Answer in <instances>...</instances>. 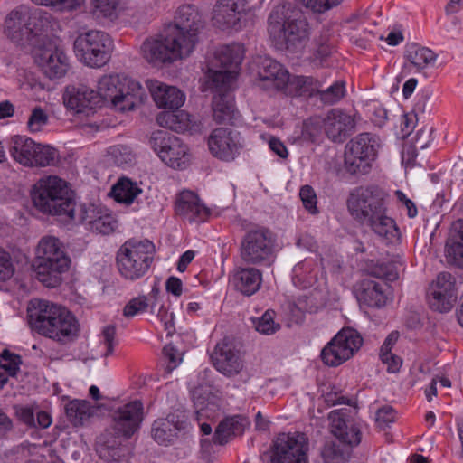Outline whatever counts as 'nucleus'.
<instances>
[{
	"label": "nucleus",
	"instance_id": "052dcab7",
	"mask_svg": "<svg viewBox=\"0 0 463 463\" xmlns=\"http://www.w3.org/2000/svg\"><path fill=\"white\" fill-rule=\"evenodd\" d=\"M15 414L18 420L29 428H35L34 410L31 406H16Z\"/></svg>",
	"mask_w": 463,
	"mask_h": 463
},
{
	"label": "nucleus",
	"instance_id": "7ed1b4c3",
	"mask_svg": "<svg viewBox=\"0 0 463 463\" xmlns=\"http://www.w3.org/2000/svg\"><path fill=\"white\" fill-rule=\"evenodd\" d=\"M269 33L276 47L296 53L301 52L309 40V24L301 11L291 3L276 6L269 19Z\"/></svg>",
	"mask_w": 463,
	"mask_h": 463
},
{
	"label": "nucleus",
	"instance_id": "e2e57ef3",
	"mask_svg": "<svg viewBox=\"0 0 463 463\" xmlns=\"http://www.w3.org/2000/svg\"><path fill=\"white\" fill-rule=\"evenodd\" d=\"M156 316L163 323L167 335H172V333L175 331L174 314L169 312L168 309L162 305L159 307Z\"/></svg>",
	"mask_w": 463,
	"mask_h": 463
},
{
	"label": "nucleus",
	"instance_id": "4468645a",
	"mask_svg": "<svg viewBox=\"0 0 463 463\" xmlns=\"http://www.w3.org/2000/svg\"><path fill=\"white\" fill-rule=\"evenodd\" d=\"M354 118L339 109H331L322 119H315L304 126L303 135H308L311 141L317 138V133L311 130L323 128L326 136L333 142L342 143L354 128Z\"/></svg>",
	"mask_w": 463,
	"mask_h": 463
},
{
	"label": "nucleus",
	"instance_id": "473e14b6",
	"mask_svg": "<svg viewBox=\"0 0 463 463\" xmlns=\"http://www.w3.org/2000/svg\"><path fill=\"white\" fill-rule=\"evenodd\" d=\"M387 283H381L372 279H364L360 285L358 300L370 307H382L386 305Z\"/></svg>",
	"mask_w": 463,
	"mask_h": 463
},
{
	"label": "nucleus",
	"instance_id": "39448f33",
	"mask_svg": "<svg viewBox=\"0 0 463 463\" xmlns=\"http://www.w3.org/2000/svg\"><path fill=\"white\" fill-rule=\"evenodd\" d=\"M71 259L63 243L54 236H44L38 242L33 267L37 279L47 288L61 283V274L69 269Z\"/></svg>",
	"mask_w": 463,
	"mask_h": 463
},
{
	"label": "nucleus",
	"instance_id": "393cba45",
	"mask_svg": "<svg viewBox=\"0 0 463 463\" xmlns=\"http://www.w3.org/2000/svg\"><path fill=\"white\" fill-rule=\"evenodd\" d=\"M328 418L331 422V432L341 443L353 447L361 442L360 429L346 412L335 410L329 413Z\"/></svg>",
	"mask_w": 463,
	"mask_h": 463
},
{
	"label": "nucleus",
	"instance_id": "ea45409f",
	"mask_svg": "<svg viewBox=\"0 0 463 463\" xmlns=\"http://www.w3.org/2000/svg\"><path fill=\"white\" fill-rule=\"evenodd\" d=\"M351 358V351L335 342L333 337L322 349L321 359L328 366L336 367Z\"/></svg>",
	"mask_w": 463,
	"mask_h": 463
},
{
	"label": "nucleus",
	"instance_id": "37998d69",
	"mask_svg": "<svg viewBox=\"0 0 463 463\" xmlns=\"http://www.w3.org/2000/svg\"><path fill=\"white\" fill-rule=\"evenodd\" d=\"M118 228V221L107 210H103L96 220L91 222L89 231L97 234L109 235Z\"/></svg>",
	"mask_w": 463,
	"mask_h": 463
},
{
	"label": "nucleus",
	"instance_id": "f8f14e48",
	"mask_svg": "<svg viewBox=\"0 0 463 463\" xmlns=\"http://www.w3.org/2000/svg\"><path fill=\"white\" fill-rule=\"evenodd\" d=\"M141 48L144 58L148 62H173L190 55L193 52V40L183 43L165 28L160 39L147 40Z\"/></svg>",
	"mask_w": 463,
	"mask_h": 463
},
{
	"label": "nucleus",
	"instance_id": "9d476101",
	"mask_svg": "<svg viewBox=\"0 0 463 463\" xmlns=\"http://www.w3.org/2000/svg\"><path fill=\"white\" fill-rule=\"evenodd\" d=\"M113 40L105 32L90 30L77 36L73 43L76 57L90 68H100L111 57Z\"/></svg>",
	"mask_w": 463,
	"mask_h": 463
},
{
	"label": "nucleus",
	"instance_id": "9b49d317",
	"mask_svg": "<svg viewBox=\"0 0 463 463\" xmlns=\"http://www.w3.org/2000/svg\"><path fill=\"white\" fill-rule=\"evenodd\" d=\"M234 82L232 71H217L211 74L210 89L213 92L212 109L213 120L218 124L231 123L239 112L235 108L232 86Z\"/></svg>",
	"mask_w": 463,
	"mask_h": 463
},
{
	"label": "nucleus",
	"instance_id": "5fc2aeb1",
	"mask_svg": "<svg viewBox=\"0 0 463 463\" xmlns=\"http://www.w3.org/2000/svg\"><path fill=\"white\" fill-rule=\"evenodd\" d=\"M299 196L306 210L311 214L318 213L317 207V198L312 186L307 184L302 186L299 191Z\"/></svg>",
	"mask_w": 463,
	"mask_h": 463
},
{
	"label": "nucleus",
	"instance_id": "680f3d73",
	"mask_svg": "<svg viewBox=\"0 0 463 463\" xmlns=\"http://www.w3.org/2000/svg\"><path fill=\"white\" fill-rule=\"evenodd\" d=\"M109 441H105L104 448L100 450V458H107L108 460L118 461L121 458V443L114 441L113 444L109 445Z\"/></svg>",
	"mask_w": 463,
	"mask_h": 463
},
{
	"label": "nucleus",
	"instance_id": "7c9ffc66",
	"mask_svg": "<svg viewBox=\"0 0 463 463\" xmlns=\"http://www.w3.org/2000/svg\"><path fill=\"white\" fill-rule=\"evenodd\" d=\"M63 99L66 107L77 113L84 112L87 109H92L99 102L97 92L86 85L67 87Z\"/></svg>",
	"mask_w": 463,
	"mask_h": 463
},
{
	"label": "nucleus",
	"instance_id": "f03ea898",
	"mask_svg": "<svg viewBox=\"0 0 463 463\" xmlns=\"http://www.w3.org/2000/svg\"><path fill=\"white\" fill-rule=\"evenodd\" d=\"M27 317L32 330L62 345L73 341L80 330L72 312L48 300L32 299Z\"/></svg>",
	"mask_w": 463,
	"mask_h": 463
},
{
	"label": "nucleus",
	"instance_id": "09e8293b",
	"mask_svg": "<svg viewBox=\"0 0 463 463\" xmlns=\"http://www.w3.org/2000/svg\"><path fill=\"white\" fill-rule=\"evenodd\" d=\"M57 157V152L54 148L49 146H43L37 144L33 158L32 160V166H46L53 165Z\"/></svg>",
	"mask_w": 463,
	"mask_h": 463
},
{
	"label": "nucleus",
	"instance_id": "423d86ee",
	"mask_svg": "<svg viewBox=\"0 0 463 463\" xmlns=\"http://www.w3.org/2000/svg\"><path fill=\"white\" fill-rule=\"evenodd\" d=\"M155 245L148 240H128L116 253L119 275L126 280L136 281L145 277L154 261Z\"/></svg>",
	"mask_w": 463,
	"mask_h": 463
},
{
	"label": "nucleus",
	"instance_id": "774afa93",
	"mask_svg": "<svg viewBox=\"0 0 463 463\" xmlns=\"http://www.w3.org/2000/svg\"><path fill=\"white\" fill-rule=\"evenodd\" d=\"M269 149L282 159L288 156V151L284 143L278 137H271L269 140Z\"/></svg>",
	"mask_w": 463,
	"mask_h": 463
},
{
	"label": "nucleus",
	"instance_id": "4c0bfd02",
	"mask_svg": "<svg viewBox=\"0 0 463 463\" xmlns=\"http://www.w3.org/2000/svg\"><path fill=\"white\" fill-rule=\"evenodd\" d=\"M64 411L74 427H80L93 415L94 408L87 400L74 399L66 403Z\"/></svg>",
	"mask_w": 463,
	"mask_h": 463
},
{
	"label": "nucleus",
	"instance_id": "ddd939ff",
	"mask_svg": "<svg viewBox=\"0 0 463 463\" xmlns=\"http://www.w3.org/2000/svg\"><path fill=\"white\" fill-rule=\"evenodd\" d=\"M150 145L160 159L169 167L184 169L190 160L188 147L176 136L165 130L153 132Z\"/></svg>",
	"mask_w": 463,
	"mask_h": 463
},
{
	"label": "nucleus",
	"instance_id": "603ef678",
	"mask_svg": "<svg viewBox=\"0 0 463 463\" xmlns=\"http://www.w3.org/2000/svg\"><path fill=\"white\" fill-rule=\"evenodd\" d=\"M317 81L312 77L295 76L289 77L288 85L294 88L298 95L312 94L316 90Z\"/></svg>",
	"mask_w": 463,
	"mask_h": 463
},
{
	"label": "nucleus",
	"instance_id": "0eeeda50",
	"mask_svg": "<svg viewBox=\"0 0 463 463\" xmlns=\"http://www.w3.org/2000/svg\"><path fill=\"white\" fill-rule=\"evenodd\" d=\"M99 99L110 101L120 111L132 110L144 102L146 98L145 89L140 83L130 78L118 75H104L98 82Z\"/></svg>",
	"mask_w": 463,
	"mask_h": 463
},
{
	"label": "nucleus",
	"instance_id": "338daca9",
	"mask_svg": "<svg viewBox=\"0 0 463 463\" xmlns=\"http://www.w3.org/2000/svg\"><path fill=\"white\" fill-rule=\"evenodd\" d=\"M395 419V411L391 406H383L376 412V421L379 424H388L393 422Z\"/></svg>",
	"mask_w": 463,
	"mask_h": 463
},
{
	"label": "nucleus",
	"instance_id": "de8ad7c7",
	"mask_svg": "<svg viewBox=\"0 0 463 463\" xmlns=\"http://www.w3.org/2000/svg\"><path fill=\"white\" fill-rule=\"evenodd\" d=\"M317 94L320 100L326 105L337 103L345 94V83L344 81H335L333 85L325 90H318Z\"/></svg>",
	"mask_w": 463,
	"mask_h": 463
},
{
	"label": "nucleus",
	"instance_id": "0e129e2a",
	"mask_svg": "<svg viewBox=\"0 0 463 463\" xmlns=\"http://www.w3.org/2000/svg\"><path fill=\"white\" fill-rule=\"evenodd\" d=\"M395 195L398 200L407 210V215L409 218H414L418 214V209L415 203L409 199L406 194L401 190L395 191Z\"/></svg>",
	"mask_w": 463,
	"mask_h": 463
},
{
	"label": "nucleus",
	"instance_id": "a211bd4d",
	"mask_svg": "<svg viewBox=\"0 0 463 463\" xmlns=\"http://www.w3.org/2000/svg\"><path fill=\"white\" fill-rule=\"evenodd\" d=\"M38 18L18 10H13L5 21V33L15 43H29L35 44L40 43L41 34L39 30L34 28Z\"/></svg>",
	"mask_w": 463,
	"mask_h": 463
},
{
	"label": "nucleus",
	"instance_id": "bf43d9fd",
	"mask_svg": "<svg viewBox=\"0 0 463 463\" xmlns=\"http://www.w3.org/2000/svg\"><path fill=\"white\" fill-rule=\"evenodd\" d=\"M163 354L168 361L166 371L169 373L180 364L182 361V356L178 350L172 344H168L163 348Z\"/></svg>",
	"mask_w": 463,
	"mask_h": 463
},
{
	"label": "nucleus",
	"instance_id": "f257e3e1",
	"mask_svg": "<svg viewBox=\"0 0 463 463\" xmlns=\"http://www.w3.org/2000/svg\"><path fill=\"white\" fill-rule=\"evenodd\" d=\"M389 194L377 184L354 188L346 200L348 213L361 225H365L388 241L399 234L395 221L387 215Z\"/></svg>",
	"mask_w": 463,
	"mask_h": 463
},
{
	"label": "nucleus",
	"instance_id": "1a4fd4ad",
	"mask_svg": "<svg viewBox=\"0 0 463 463\" xmlns=\"http://www.w3.org/2000/svg\"><path fill=\"white\" fill-rule=\"evenodd\" d=\"M276 239L265 227H256L245 232L240 241L241 260L247 265L270 267L275 261Z\"/></svg>",
	"mask_w": 463,
	"mask_h": 463
},
{
	"label": "nucleus",
	"instance_id": "a19ab883",
	"mask_svg": "<svg viewBox=\"0 0 463 463\" xmlns=\"http://www.w3.org/2000/svg\"><path fill=\"white\" fill-rule=\"evenodd\" d=\"M142 192L137 183L132 182L128 178H121L112 187L114 199L118 203L130 204L137 196Z\"/></svg>",
	"mask_w": 463,
	"mask_h": 463
},
{
	"label": "nucleus",
	"instance_id": "58836bf2",
	"mask_svg": "<svg viewBox=\"0 0 463 463\" xmlns=\"http://www.w3.org/2000/svg\"><path fill=\"white\" fill-rule=\"evenodd\" d=\"M446 250L458 266L463 267V220L458 219L452 223L446 242Z\"/></svg>",
	"mask_w": 463,
	"mask_h": 463
},
{
	"label": "nucleus",
	"instance_id": "c756f323",
	"mask_svg": "<svg viewBox=\"0 0 463 463\" xmlns=\"http://www.w3.org/2000/svg\"><path fill=\"white\" fill-rule=\"evenodd\" d=\"M146 83L153 99L159 108L175 110L184 103L185 96L179 89L156 80H149Z\"/></svg>",
	"mask_w": 463,
	"mask_h": 463
},
{
	"label": "nucleus",
	"instance_id": "c03bdc74",
	"mask_svg": "<svg viewBox=\"0 0 463 463\" xmlns=\"http://www.w3.org/2000/svg\"><path fill=\"white\" fill-rule=\"evenodd\" d=\"M367 271L370 276L387 281H395L399 278L396 267L392 262L372 263L368 266Z\"/></svg>",
	"mask_w": 463,
	"mask_h": 463
},
{
	"label": "nucleus",
	"instance_id": "864d4df0",
	"mask_svg": "<svg viewBox=\"0 0 463 463\" xmlns=\"http://www.w3.org/2000/svg\"><path fill=\"white\" fill-rule=\"evenodd\" d=\"M119 0H92V12L97 16L112 19L116 16V10Z\"/></svg>",
	"mask_w": 463,
	"mask_h": 463
},
{
	"label": "nucleus",
	"instance_id": "6e6d98bb",
	"mask_svg": "<svg viewBox=\"0 0 463 463\" xmlns=\"http://www.w3.org/2000/svg\"><path fill=\"white\" fill-rule=\"evenodd\" d=\"M345 455L340 446L334 442L326 443L322 452L325 463H341L345 459Z\"/></svg>",
	"mask_w": 463,
	"mask_h": 463
},
{
	"label": "nucleus",
	"instance_id": "cd10ccee",
	"mask_svg": "<svg viewBox=\"0 0 463 463\" xmlns=\"http://www.w3.org/2000/svg\"><path fill=\"white\" fill-rule=\"evenodd\" d=\"M257 266H237L232 273V282L234 288L243 296H252L262 283V272Z\"/></svg>",
	"mask_w": 463,
	"mask_h": 463
},
{
	"label": "nucleus",
	"instance_id": "c85d7f7f",
	"mask_svg": "<svg viewBox=\"0 0 463 463\" xmlns=\"http://www.w3.org/2000/svg\"><path fill=\"white\" fill-rule=\"evenodd\" d=\"M259 78L267 89L284 90L289 82V73L279 62L265 58L259 68Z\"/></svg>",
	"mask_w": 463,
	"mask_h": 463
},
{
	"label": "nucleus",
	"instance_id": "dca6fc26",
	"mask_svg": "<svg viewBox=\"0 0 463 463\" xmlns=\"http://www.w3.org/2000/svg\"><path fill=\"white\" fill-rule=\"evenodd\" d=\"M207 144L212 156L224 162L235 160L243 148V139L241 133L224 127L212 130Z\"/></svg>",
	"mask_w": 463,
	"mask_h": 463
},
{
	"label": "nucleus",
	"instance_id": "a18cd8bd",
	"mask_svg": "<svg viewBox=\"0 0 463 463\" xmlns=\"http://www.w3.org/2000/svg\"><path fill=\"white\" fill-rule=\"evenodd\" d=\"M109 155L114 164L118 166L130 165L135 161V154L130 146L126 145H114L109 147Z\"/></svg>",
	"mask_w": 463,
	"mask_h": 463
},
{
	"label": "nucleus",
	"instance_id": "5701e85b",
	"mask_svg": "<svg viewBox=\"0 0 463 463\" xmlns=\"http://www.w3.org/2000/svg\"><path fill=\"white\" fill-rule=\"evenodd\" d=\"M175 210L177 215L190 222H203L210 215V210L201 202L198 195L188 190L177 195Z\"/></svg>",
	"mask_w": 463,
	"mask_h": 463
},
{
	"label": "nucleus",
	"instance_id": "4be33fe9",
	"mask_svg": "<svg viewBox=\"0 0 463 463\" xmlns=\"http://www.w3.org/2000/svg\"><path fill=\"white\" fill-rule=\"evenodd\" d=\"M269 463H307L304 444L290 434H279L271 446Z\"/></svg>",
	"mask_w": 463,
	"mask_h": 463
},
{
	"label": "nucleus",
	"instance_id": "c9c22d12",
	"mask_svg": "<svg viewBox=\"0 0 463 463\" xmlns=\"http://www.w3.org/2000/svg\"><path fill=\"white\" fill-rule=\"evenodd\" d=\"M156 122L159 126L178 133L190 131L194 127L192 116L184 110L161 112L156 117Z\"/></svg>",
	"mask_w": 463,
	"mask_h": 463
},
{
	"label": "nucleus",
	"instance_id": "13d9d810",
	"mask_svg": "<svg viewBox=\"0 0 463 463\" xmlns=\"http://www.w3.org/2000/svg\"><path fill=\"white\" fill-rule=\"evenodd\" d=\"M48 121V117L43 109L37 107L33 109L28 119V128L32 132L40 131L42 127Z\"/></svg>",
	"mask_w": 463,
	"mask_h": 463
},
{
	"label": "nucleus",
	"instance_id": "a878e982",
	"mask_svg": "<svg viewBox=\"0 0 463 463\" xmlns=\"http://www.w3.org/2000/svg\"><path fill=\"white\" fill-rule=\"evenodd\" d=\"M244 50L241 43H232L220 48L215 53L213 66L220 67V70L210 68L207 72L209 83H211V74L217 71H232L234 80L237 78V71L243 60Z\"/></svg>",
	"mask_w": 463,
	"mask_h": 463
},
{
	"label": "nucleus",
	"instance_id": "aec40b11",
	"mask_svg": "<svg viewBox=\"0 0 463 463\" xmlns=\"http://www.w3.org/2000/svg\"><path fill=\"white\" fill-rule=\"evenodd\" d=\"M40 42L43 45L33 49L35 62L48 78L52 80L63 77L69 68L68 57L52 43H46L43 38Z\"/></svg>",
	"mask_w": 463,
	"mask_h": 463
},
{
	"label": "nucleus",
	"instance_id": "f3484780",
	"mask_svg": "<svg viewBox=\"0 0 463 463\" xmlns=\"http://www.w3.org/2000/svg\"><path fill=\"white\" fill-rule=\"evenodd\" d=\"M189 428L190 423L185 413L175 411L165 418H159L153 421L151 436L157 444L167 447L187 434Z\"/></svg>",
	"mask_w": 463,
	"mask_h": 463
},
{
	"label": "nucleus",
	"instance_id": "6ab92c4d",
	"mask_svg": "<svg viewBox=\"0 0 463 463\" xmlns=\"http://www.w3.org/2000/svg\"><path fill=\"white\" fill-rule=\"evenodd\" d=\"M203 27L202 14L194 5L180 6L175 15L173 24L166 28L177 36L183 43L193 40V49L197 43V33Z\"/></svg>",
	"mask_w": 463,
	"mask_h": 463
},
{
	"label": "nucleus",
	"instance_id": "49530a36",
	"mask_svg": "<svg viewBox=\"0 0 463 463\" xmlns=\"http://www.w3.org/2000/svg\"><path fill=\"white\" fill-rule=\"evenodd\" d=\"M102 209L99 208L93 203H83L78 208L77 213L74 211V219L71 221H77L80 223L85 224L87 229L91 225V222L96 220L97 217L102 213Z\"/></svg>",
	"mask_w": 463,
	"mask_h": 463
},
{
	"label": "nucleus",
	"instance_id": "f704fd0d",
	"mask_svg": "<svg viewBox=\"0 0 463 463\" xmlns=\"http://www.w3.org/2000/svg\"><path fill=\"white\" fill-rule=\"evenodd\" d=\"M37 148V143L25 136H14L9 144L11 156L17 163L24 166H32L33 153Z\"/></svg>",
	"mask_w": 463,
	"mask_h": 463
},
{
	"label": "nucleus",
	"instance_id": "69168bd1",
	"mask_svg": "<svg viewBox=\"0 0 463 463\" xmlns=\"http://www.w3.org/2000/svg\"><path fill=\"white\" fill-rule=\"evenodd\" d=\"M301 4L314 13L322 14L331 9L327 0H300Z\"/></svg>",
	"mask_w": 463,
	"mask_h": 463
},
{
	"label": "nucleus",
	"instance_id": "79ce46f5",
	"mask_svg": "<svg viewBox=\"0 0 463 463\" xmlns=\"http://www.w3.org/2000/svg\"><path fill=\"white\" fill-rule=\"evenodd\" d=\"M335 342L342 347L348 348L351 351V357L357 352L363 345V337L354 328L345 327L340 330L335 336Z\"/></svg>",
	"mask_w": 463,
	"mask_h": 463
},
{
	"label": "nucleus",
	"instance_id": "b1692460",
	"mask_svg": "<svg viewBox=\"0 0 463 463\" xmlns=\"http://www.w3.org/2000/svg\"><path fill=\"white\" fill-rule=\"evenodd\" d=\"M217 371L228 377L238 374L243 367L241 359L232 343L223 340L218 343L211 355Z\"/></svg>",
	"mask_w": 463,
	"mask_h": 463
},
{
	"label": "nucleus",
	"instance_id": "e433bc0d",
	"mask_svg": "<svg viewBox=\"0 0 463 463\" xmlns=\"http://www.w3.org/2000/svg\"><path fill=\"white\" fill-rule=\"evenodd\" d=\"M160 289L157 287H153L148 295H140L131 298L123 308L124 317L129 318L138 314L144 313L150 308L152 313L155 312Z\"/></svg>",
	"mask_w": 463,
	"mask_h": 463
},
{
	"label": "nucleus",
	"instance_id": "bb28decb",
	"mask_svg": "<svg viewBox=\"0 0 463 463\" xmlns=\"http://www.w3.org/2000/svg\"><path fill=\"white\" fill-rule=\"evenodd\" d=\"M245 5V0H219L213 8V24L222 30L235 26Z\"/></svg>",
	"mask_w": 463,
	"mask_h": 463
},
{
	"label": "nucleus",
	"instance_id": "20e7f679",
	"mask_svg": "<svg viewBox=\"0 0 463 463\" xmlns=\"http://www.w3.org/2000/svg\"><path fill=\"white\" fill-rule=\"evenodd\" d=\"M33 206L41 213L74 219L76 203L67 183L58 176L38 180L31 190Z\"/></svg>",
	"mask_w": 463,
	"mask_h": 463
},
{
	"label": "nucleus",
	"instance_id": "6e6552de",
	"mask_svg": "<svg viewBox=\"0 0 463 463\" xmlns=\"http://www.w3.org/2000/svg\"><path fill=\"white\" fill-rule=\"evenodd\" d=\"M381 143L379 137L364 132L351 138L345 146L344 168L353 176L368 175L378 157Z\"/></svg>",
	"mask_w": 463,
	"mask_h": 463
},
{
	"label": "nucleus",
	"instance_id": "4d7b16f0",
	"mask_svg": "<svg viewBox=\"0 0 463 463\" xmlns=\"http://www.w3.org/2000/svg\"><path fill=\"white\" fill-rule=\"evenodd\" d=\"M14 272L10 254L0 247V280L6 281Z\"/></svg>",
	"mask_w": 463,
	"mask_h": 463
},
{
	"label": "nucleus",
	"instance_id": "412c9836",
	"mask_svg": "<svg viewBox=\"0 0 463 463\" xmlns=\"http://www.w3.org/2000/svg\"><path fill=\"white\" fill-rule=\"evenodd\" d=\"M456 281L449 272H440L428 290L427 298L430 307L439 312H448L457 298Z\"/></svg>",
	"mask_w": 463,
	"mask_h": 463
},
{
	"label": "nucleus",
	"instance_id": "72a5a7b5",
	"mask_svg": "<svg viewBox=\"0 0 463 463\" xmlns=\"http://www.w3.org/2000/svg\"><path fill=\"white\" fill-rule=\"evenodd\" d=\"M404 57L417 72H422L429 67H433L438 55L430 48L412 43L407 44Z\"/></svg>",
	"mask_w": 463,
	"mask_h": 463
},
{
	"label": "nucleus",
	"instance_id": "2eb2a0df",
	"mask_svg": "<svg viewBox=\"0 0 463 463\" xmlns=\"http://www.w3.org/2000/svg\"><path fill=\"white\" fill-rule=\"evenodd\" d=\"M115 437L129 439L138 431L144 420V406L140 400L130 401L114 408L110 413Z\"/></svg>",
	"mask_w": 463,
	"mask_h": 463
},
{
	"label": "nucleus",
	"instance_id": "8fccbe9b",
	"mask_svg": "<svg viewBox=\"0 0 463 463\" xmlns=\"http://www.w3.org/2000/svg\"><path fill=\"white\" fill-rule=\"evenodd\" d=\"M21 364V356L7 349H5L0 354V368H2L9 376L14 377L17 374Z\"/></svg>",
	"mask_w": 463,
	"mask_h": 463
},
{
	"label": "nucleus",
	"instance_id": "2f4dec72",
	"mask_svg": "<svg viewBox=\"0 0 463 463\" xmlns=\"http://www.w3.org/2000/svg\"><path fill=\"white\" fill-rule=\"evenodd\" d=\"M247 419L241 415H233L224 418L215 429L213 439L215 444L224 445L243 434Z\"/></svg>",
	"mask_w": 463,
	"mask_h": 463
},
{
	"label": "nucleus",
	"instance_id": "3c124183",
	"mask_svg": "<svg viewBox=\"0 0 463 463\" xmlns=\"http://www.w3.org/2000/svg\"><path fill=\"white\" fill-rule=\"evenodd\" d=\"M275 312L267 310L254 323L256 330L262 335H272L280 329V325L274 321Z\"/></svg>",
	"mask_w": 463,
	"mask_h": 463
}]
</instances>
